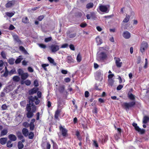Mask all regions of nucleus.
Segmentation results:
<instances>
[{
  "label": "nucleus",
  "instance_id": "f257e3e1",
  "mask_svg": "<svg viewBox=\"0 0 149 149\" xmlns=\"http://www.w3.org/2000/svg\"><path fill=\"white\" fill-rule=\"evenodd\" d=\"M28 99L29 100V104L27 105L33 107L34 106L35 107V108L36 109V106L34 104L33 102H35V103L36 105H38L40 103V101L39 99H38V97L35 96L33 97L32 96H30L28 97Z\"/></svg>",
  "mask_w": 149,
  "mask_h": 149
},
{
  "label": "nucleus",
  "instance_id": "f03ea898",
  "mask_svg": "<svg viewBox=\"0 0 149 149\" xmlns=\"http://www.w3.org/2000/svg\"><path fill=\"white\" fill-rule=\"evenodd\" d=\"M26 110L28 111L26 113V116L28 118H31L33 117L34 115L33 113L36 110L35 107H31L27 104L26 107Z\"/></svg>",
  "mask_w": 149,
  "mask_h": 149
},
{
  "label": "nucleus",
  "instance_id": "7ed1b4c3",
  "mask_svg": "<svg viewBox=\"0 0 149 149\" xmlns=\"http://www.w3.org/2000/svg\"><path fill=\"white\" fill-rule=\"evenodd\" d=\"M107 57L106 54L103 52H101L97 55L96 59L98 61H103L105 60Z\"/></svg>",
  "mask_w": 149,
  "mask_h": 149
},
{
  "label": "nucleus",
  "instance_id": "20e7f679",
  "mask_svg": "<svg viewBox=\"0 0 149 149\" xmlns=\"http://www.w3.org/2000/svg\"><path fill=\"white\" fill-rule=\"evenodd\" d=\"M57 42H56L55 44H52L49 46V48L52 53H55L59 50V46Z\"/></svg>",
  "mask_w": 149,
  "mask_h": 149
},
{
  "label": "nucleus",
  "instance_id": "39448f33",
  "mask_svg": "<svg viewBox=\"0 0 149 149\" xmlns=\"http://www.w3.org/2000/svg\"><path fill=\"white\" fill-rule=\"evenodd\" d=\"M136 104V102L133 101L129 102H125L123 103V105L125 108L126 110L129 109L130 108L134 107Z\"/></svg>",
  "mask_w": 149,
  "mask_h": 149
},
{
  "label": "nucleus",
  "instance_id": "423d86ee",
  "mask_svg": "<svg viewBox=\"0 0 149 149\" xmlns=\"http://www.w3.org/2000/svg\"><path fill=\"white\" fill-rule=\"evenodd\" d=\"M148 47V45L147 42L146 41H143L141 43L140 47L141 52L143 53L145 51Z\"/></svg>",
  "mask_w": 149,
  "mask_h": 149
},
{
  "label": "nucleus",
  "instance_id": "0eeeda50",
  "mask_svg": "<svg viewBox=\"0 0 149 149\" xmlns=\"http://www.w3.org/2000/svg\"><path fill=\"white\" fill-rule=\"evenodd\" d=\"M114 59L115 61V63L116 66L118 68H120L122 64V62H120L121 61L120 59L119 58L116 57L114 58Z\"/></svg>",
  "mask_w": 149,
  "mask_h": 149
},
{
  "label": "nucleus",
  "instance_id": "6e6552de",
  "mask_svg": "<svg viewBox=\"0 0 149 149\" xmlns=\"http://www.w3.org/2000/svg\"><path fill=\"white\" fill-rule=\"evenodd\" d=\"M99 7V9L101 12L108 13L109 11V10L106 6L100 5Z\"/></svg>",
  "mask_w": 149,
  "mask_h": 149
},
{
  "label": "nucleus",
  "instance_id": "1a4fd4ad",
  "mask_svg": "<svg viewBox=\"0 0 149 149\" xmlns=\"http://www.w3.org/2000/svg\"><path fill=\"white\" fill-rule=\"evenodd\" d=\"M59 129L62 133V136H66L67 134V130L61 126H60Z\"/></svg>",
  "mask_w": 149,
  "mask_h": 149
},
{
  "label": "nucleus",
  "instance_id": "9d476101",
  "mask_svg": "<svg viewBox=\"0 0 149 149\" xmlns=\"http://www.w3.org/2000/svg\"><path fill=\"white\" fill-rule=\"evenodd\" d=\"M35 120L34 118L32 119L31 120L30 123L29 124L30 129L31 131H33L35 127V125L34 123L35 122Z\"/></svg>",
  "mask_w": 149,
  "mask_h": 149
},
{
  "label": "nucleus",
  "instance_id": "9b49d317",
  "mask_svg": "<svg viewBox=\"0 0 149 149\" xmlns=\"http://www.w3.org/2000/svg\"><path fill=\"white\" fill-rule=\"evenodd\" d=\"M38 90V88H33L29 91L28 93L29 95H32L36 93Z\"/></svg>",
  "mask_w": 149,
  "mask_h": 149
},
{
  "label": "nucleus",
  "instance_id": "f8f14e48",
  "mask_svg": "<svg viewBox=\"0 0 149 149\" xmlns=\"http://www.w3.org/2000/svg\"><path fill=\"white\" fill-rule=\"evenodd\" d=\"M123 36L125 38L128 39L130 37L131 35L129 31H126L124 32L123 34Z\"/></svg>",
  "mask_w": 149,
  "mask_h": 149
},
{
  "label": "nucleus",
  "instance_id": "ddd939ff",
  "mask_svg": "<svg viewBox=\"0 0 149 149\" xmlns=\"http://www.w3.org/2000/svg\"><path fill=\"white\" fill-rule=\"evenodd\" d=\"M134 128L140 134H144L145 132V130L144 129H141L138 126Z\"/></svg>",
  "mask_w": 149,
  "mask_h": 149
},
{
  "label": "nucleus",
  "instance_id": "4468645a",
  "mask_svg": "<svg viewBox=\"0 0 149 149\" xmlns=\"http://www.w3.org/2000/svg\"><path fill=\"white\" fill-rule=\"evenodd\" d=\"M8 138L10 139V140L14 141L16 140L17 137L14 134H10L8 136Z\"/></svg>",
  "mask_w": 149,
  "mask_h": 149
},
{
  "label": "nucleus",
  "instance_id": "2eb2a0df",
  "mask_svg": "<svg viewBox=\"0 0 149 149\" xmlns=\"http://www.w3.org/2000/svg\"><path fill=\"white\" fill-rule=\"evenodd\" d=\"M128 97L131 100H134L135 99V96L133 95L130 91L127 94Z\"/></svg>",
  "mask_w": 149,
  "mask_h": 149
},
{
  "label": "nucleus",
  "instance_id": "dca6fc26",
  "mask_svg": "<svg viewBox=\"0 0 149 149\" xmlns=\"http://www.w3.org/2000/svg\"><path fill=\"white\" fill-rule=\"evenodd\" d=\"M25 141V139H23L21 141H19L18 143V147L19 149H22L24 147V145L22 143V142H24Z\"/></svg>",
  "mask_w": 149,
  "mask_h": 149
},
{
  "label": "nucleus",
  "instance_id": "f3484780",
  "mask_svg": "<svg viewBox=\"0 0 149 149\" xmlns=\"http://www.w3.org/2000/svg\"><path fill=\"white\" fill-rule=\"evenodd\" d=\"M15 2L14 1H10L8 2L5 5L6 7L8 8L11 7L14 4Z\"/></svg>",
  "mask_w": 149,
  "mask_h": 149
},
{
  "label": "nucleus",
  "instance_id": "a211bd4d",
  "mask_svg": "<svg viewBox=\"0 0 149 149\" xmlns=\"http://www.w3.org/2000/svg\"><path fill=\"white\" fill-rule=\"evenodd\" d=\"M61 112L60 110L57 109L55 111L54 115V118L56 119H58V116L60 115V113Z\"/></svg>",
  "mask_w": 149,
  "mask_h": 149
},
{
  "label": "nucleus",
  "instance_id": "6ab92c4d",
  "mask_svg": "<svg viewBox=\"0 0 149 149\" xmlns=\"http://www.w3.org/2000/svg\"><path fill=\"white\" fill-rule=\"evenodd\" d=\"M66 61L69 63H71L74 62V60L70 56H68Z\"/></svg>",
  "mask_w": 149,
  "mask_h": 149
},
{
  "label": "nucleus",
  "instance_id": "aec40b11",
  "mask_svg": "<svg viewBox=\"0 0 149 149\" xmlns=\"http://www.w3.org/2000/svg\"><path fill=\"white\" fill-rule=\"evenodd\" d=\"M29 76V75L28 73L25 72L22 74L20 77L22 80H25Z\"/></svg>",
  "mask_w": 149,
  "mask_h": 149
},
{
  "label": "nucleus",
  "instance_id": "412c9836",
  "mask_svg": "<svg viewBox=\"0 0 149 149\" xmlns=\"http://www.w3.org/2000/svg\"><path fill=\"white\" fill-rule=\"evenodd\" d=\"M23 134L25 136H27L28 135L29 131L26 128H23L22 130Z\"/></svg>",
  "mask_w": 149,
  "mask_h": 149
},
{
  "label": "nucleus",
  "instance_id": "4be33fe9",
  "mask_svg": "<svg viewBox=\"0 0 149 149\" xmlns=\"http://www.w3.org/2000/svg\"><path fill=\"white\" fill-rule=\"evenodd\" d=\"M14 40L18 42L19 44H21L22 43L21 41L19 39L18 36L16 35H14L13 36Z\"/></svg>",
  "mask_w": 149,
  "mask_h": 149
},
{
  "label": "nucleus",
  "instance_id": "5701e85b",
  "mask_svg": "<svg viewBox=\"0 0 149 149\" xmlns=\"http://www.w3.org/2000/svg\"><path fill=\"white\" fill-rule=\"evenodd\" d=\"M8 132V130L6 129H3L1 132L0 134V136H3L6 135Z\"/></svg>",
  "mask_w": 149,
  "mask_h": 149
},
{
  "label": "nucleus",
  "instance_id": "b1692460",
  "mask_svg": "<svg viewBox=\"0 0 149 149\" xmlns=\"http://www.w3.org/2000/svg\"><path fill=\"white\" fill-rule=\"evenodd\" d=\"M7 140L6 138H1L0 139V143L2 145H4L6 144Z\"/></svg>",
  "mask_w": 149,
  "mask_h": 149
},
{
  "label": "nucleus",
  "instance_id": "393cba45",
  "mask_svg": "<svg viewBox=\"0 0 149 149\" xmlns=\"http://www.w3.org/2000/svg\"><path fill=\"white\" fill-rule=\"evenodd\" d=\"M13 87L12 85H9L7 86L5 89L6 93H8L13 90Z\"/></svg>",
  "mask_w": 149,
  "mask_h": 149
},
{
  "label": "nucleus",
  "instance_id": "a878e982",
  "mask_svg": "<svg viewBox=\"0 0 149 149\" xmlns=\"http://www.w3.org/2000/svg\"><path fill=\"white\" fill-rule=\"evenodd\" d=\"M22 21L25 24L28 23L29 22V19L26 17H23L22 19Z\"/></svg>",
  "mask_w": 149,
  "mask_h": 149
},
{
  "label": "nucleus",
  "instance_id": "bb28decb",
  "mask_svg": "<svg viewBox=\"0 0 149 149\" xmlns=\"http://www.w3.org/2000/svg\"><path fill=\"white\" fill-rule=\"evenodd\" d=\"M149 121V117L145 116L144 117L143 120V123L144 124H146Z\"/></svg>",
  "mask_w": 149,
  "mask_h": 149
},
{
  "label": "nucleus",
  "instance_id": "cd10ccee",
  "mask_svg": "<svg viewBox=\"0 0 149 149\" xmlns=\"http://www.w3.org/2000/svg\"><path fill=\"white\" fill-rule=\"evenodd\" d=\"M47 59L50 63L54 65H56V63L54 62V60L51 57H48Z\"/></svg>",
  "mask_w": 149,
  "mask_h": 149
},
{
  "label": "nucleus",
  "instance_id": "c85d7f7f",
  "mask_svg": "<svg viewBox=\"0 0 149 149\" xmlns=\"http://www.w3.org/2000/svg\"><path fill=\"white\" fill-rule=\"evenodd\" d=\"M19 49L20 51L23 52L25 54H28L27 51L26 50V49L23 47L22 46H20L19 47Z\"/></svg>",
  "mask_w": 149,
  "mask_h": 149
},
{
  "label": "nucleus",
  "instance_id": "c756f323",
  "mask_svg": "<svg viewBox=\"0 0 149 149\" xmlns=\"http://www.w3.org/2000/svg\"><path fill=\"white\" fill-rule=\"evenodd\" d=\"M102 72L100 71H98L96 72L95 74L96 77H97L98 79H100L102 77Z\"/></svg>",
  "mask_w": 149,
  "mask_h": 149
},
{
  "label": "nucleus",
  "instance_id": "7c9ffc66",
  "mask_svg": "<svg viewBox=\"0 0 149 149\" xmlns=\"http://www.w3.org/2000/svg\"><path fill=\"white\" fill-rule=\"evenodd\" d=\"M65 88V86L64 85H63L60 86L59 88V92L61 93H63L64 91Z\"/></svg>",
  "mask_w": 149,
  "mask_h": 149
},
{
  "label": "nucleus",
  "instance_id": "2f4dec72",
  "mask_svg": "<svg viewBox=\"0 0 149 149\" xmlns=\"http://www.w3.org/2000/svg\"><path fill=\"white\" fill-rule=\"evenodd\" d=\"M130 17L129 15H126L125 18L123 21V22L124 23H127L128 22L129 20Z\"/></svg>",
  "mask_w": 149,
  "mask_h": 149
},
{
  "label": "nucleus",
  "instance_id": "473e14b6",
  "mask_svg": "<svg viewBox=\"0 0 149 149\" xmlns=\"http://www.w3.org/2000/svg\"><path fill=\"white\" fill-rule=\"evenodd\" d=\"M96 41L97 43V45H100L102 43V40L99 37H97L96 38Z\"/></svg>",
  "mask_w": 149,
  "mask_h": 149
},
{
  "label": "nucleus",
  "instance_id": "72a5a7b5",
  "mask_svg": "<svg viewBox=\"0 0 149 149\" xmlns=\"http://www.w3.org/2000/svg\"><path fill=\"white\" fill-rule=\"evenodd\" d=\"M93 3H89L86 5V8L88 9L92 8L93 6Z\"/></svg>",
  "mask_w": 149,
  "mask_h": 149
},
{
  "label": "nucleus",
  "instance_id": "f704fd0d",
  "mask_svg": "<svg viewBox=\"0 0 149 149\" xmlns=\"http://www.w3.org/2000/svg\"><path fill=\"white\" fill-rule=\"evenodd\" d=\"M11 141L10 140L8 141L7 143V146L8 148H11L13 146V144L11 143Z\"/></svg>",
  "mask_w": 149,
  "mask_h": 149
},
{
  "label": "nucleus",
  "instance_id": "c9c22d12",
  "mask_svg": "<svg viewBox=\"0 0 149 149\" xmlns=\"http://www.w3.org/2000/svg\"><path fill=\"white\" fill-rule=\"evenodd\" d=\"M13 80L15 82H18L20 80V78L17 76H14L13 78Z\"/></svg>",
  "mask_w": 149,
  "mask_h": 149
},
{
  "label": "nucleus",
  "instance_id": "e433bc0d",
  "mask_svg": "<svg viewBox=\"0 0 149 149\" xmlns=\"http://www.w3.org/2000/svg\"><path fill=\"white\" fill-rule=\"evenodd\" d=\"M77 60L78 62H80L81 60V56L80 53H79L77 57Z\"/></svg>",
  "mask_w": 149,
  "mask_h": 149
},
{
  "label": "nucleus",
  "instance_id": "4c0bfd02",
  "mask_svg": "<svg viewBox=\"0 0 149 149\" xmlns=\"http://www.w3.org/2000/svg\"><path fill=\"white\" fill-rule=\"evenodd\" d=\"M15 59L13 58H11L9 59L8 60V63L10 65H13L14 63Z\"/></svg>",
  "mask_w": 149,
  "mask_h": 149
},
{
  "label": "nucleus",
  "instance_id": "58836bf2",
  "mask_svg": "<svg viewBox=\"0 0 149 149\" xmlns=\"http://www.w3.org/2000/svg\"><path fill=\"white\" fill-rule=\"evenodd\" d=\"M21 56H19V58H17L15 61V63L16 64H17L20 63L21 61L23 59V58L21 57H20Z\"/></svg>",
  "mask_w": 149,
  "mask_h": 149
},
{
  "label": "nucleus",
  "instance_id": "ea45409f",
  "mask_svg": "<svg viewBox=\"0 0 149 149\" xmlns=\"http://www.w3.org/2000/svg\"><path fill=\"white\" fill-rule=\"evenodd\" d=\"M34 136V134L33 132H30L29 134V139H32Z\"/></svg>",
  "mask_w": 149,
  "mask_h": 149
},
{
  "label": "nucleus",
  "instance_id": "a19ab883",
  "mask_svg": "<svg viewBox=\"0 0 149 149\" xmlns=\"http://www.w3.org/2000/svg\"><path fill=\"white\" fill-rule=\"evenodd\" d=\"M17 72L18 74L20 76L22 74L24 73V71L21 69H19L17 70Z\"/></svg>",
  "mask_w": 149,
  "mask_h": 149
},
{
  "label": "nucleus",
  "instance_id": "79ce46f5",
  "mask_svg": "<svg viewBox=\"0 0 149 149\" xmlns=\"http://www.w3.org/2000/svg\"><path fill=\"white\" fill-rule=\"evenodd\" d=\"M17 136L18 138L20 140H21L22 139H23L24 138V137L22 135L21 132L18 133L17 134Z\"/></svg>",
  "mask_w": 149,
  "mask_h": 149
},
{
  "label": "nucleus",
  "instance_id": "37998d69",
  "mask_svg": "<svg viewBox=\"0 0 149 149\" xmlns=\"http://www.w3.org/2000/svg\"><path fill=\"white\" fill-rule=\"evenodd\" d=\"M29 124L27 122H24L22 123V125L24 127L27 128L29 127Z\"/></svg>",
  "mask_w": 149,
  "mask_h": 149
},
{
  "label": "nucleus",
  "instance_id": "c03bdc74",
  "mask_svg": "<svg viewBox=\"0 0 149 149\" xmlns=\"http://www.w3.org/2000/svg\"><path fill=\"white\" fill-rule=\"evenodd\" d=\"M52 37H49L48 38H45V39L44 41L46 42H48L52 40Z\"/></svg>",
  "mask_w": 149,
  "mask_h": 149
},
{
  "label": "nucleus",
  "instance_id": "a18cd8bd",
  "mask_svg": "<svg viewBox=\"0 0 149 149\" xmlns=\"http://www.w3.org/2000/svg\"><path fill=\"white\" fill-rule=\"evenodd\" d=\"M6 15L8 17H12L14 15V13H9V12H6Z\"/></svg>",
  "mask_w": 149,
  "mask_h": 149
},
{
  "label": "nucleus",
  "instance_id": "49530a36",
  "mask_svg": "<svg viewBox=\"0 0 149 149\" xmlns=\"http://www.w3.org/2000/svg\"><path fill=\"white\" fill-rule=\"evenodd\" d=\"M38 45L40 48L43 49H45L47 47L45 45L43 44L38 43Z\"/></svg>",
  "mask_w": 149,
  "mask_h": 149
},
{
  "label": "nucleus",
  "instance_id": "de8ad7c7",
  "mask_svg": "<svg viewBox=\"0 0 149 149\" xmlns=\"http://www.w3.org/2000/svg\"><path fill=\"white\" fill-rule=\"evenodd\" d=\"M76 35L77 34L75 33H71L69 35L68 37L70 38H73L76 36Z\"/></svg>",
  "mask_w": 149,
  "mask_h": 149
},
{
  "label": "nucleus",
  "instance_id": "09e8293b",
  "mask_svg": "<svg viewBox=\"0 0 149 149\" xmlns=\"http://www.w3.org/2000/svg\"><path fill=\"white\" fill-rule=\"evenodd\" d=\"M9 72V74L10 75L15 74L16 73V70L14 69H12Z\"/></svg>",
  "mask_w": 149,
  "mask_h": 149
},
{
  "label": "nucleus",
  "instance_id": "8fccbe9b",
  "mask_svg": "<svg viewBox=\"0 0 149 149\" xmlns=\"http://www.w3.org/2000/svg\"><path fill=\"white\" fill-rule=\"evenodd\" d=\"M7 106L6 104H3L1 107V108L2 110H4L7 109Z\"/></svg>",
  "mask_w": 149,
  "mask_h": 149
},
{
  "label": "nucleus",
  "instance_id": "3c124183",
  "mask_svg": "<svg viewBox=\"0 0 149 149\" xmlns=\"http://www.w3.org/2000/svg\"><path fill=\"white\" fill-rule=\"evenodd\" d=\"M8 74H9V72L5 71L4 73L2 74L1 77H6L8 76Z\"/></svg>",
  "mask_w": 149,
  "mask_h": 149
},
{
  "label": "nucleus",
  "instance_id": "603ef678",
  "mask_svg": "<svg viewBox=\"0 0 149 149\" xmlns=\"http://www.w3.org/2000/svg\"><path fill=\"white\" fill-rule=\"evenodd\" d=\"M62 102L60 100H59L57 102V104H58V108H61L62 106H61Z\"/></svg>",
  "mask_w": 149,
  "mask_h": 149
},
{
  "label": "nucleus",
  "instance_id": "864d4df0",
  "mask_svg": "<svg viewBox=\"0 0 149 149\" xmlns=\"http://www.w3.org/2000/svg\"><path fill=\"white\" fill-rule=\"evenodd\" d=\"M25 84L27 86H29L31 84V82L29 80H27L24 81Z\"/></svg>",
  "mask_w": 149,
  "mask_h": 149
},
{
  "label": "nucleus",
  "instance_id": "5fc2aeb1",
  "mask_svg": "<svg viewBox=\"0 0 149 149\" xmlns=\"http://www.w3.org/2000/svg\"><path fill=\"white\" fill-rule=\"evenodd\" d=\"M148 67V61L147 59V58L145 59V64L143 66V68L145 69H146Z\"/></svg>",
  "mask_w": 149,
  "mask_h": 149
},
{
  "label": "nucleus",
  "instance_id": "6e6d98bb",
  "mask_svg": "<svg viewBox=\"0 0 149 149\" xmlns=\"http://www.w3.org/2000/svg\"><path fill=\"white\" fill-rule=\"evenodd\" d=\"M34 85L36 87H37L38 86V81L37 80H35L34 81Z\"/></svg>",
  "mask_w": 149,
  "mask_h": 149
},
{
  "label": "nucleus",
  "instance_id": "4d7b16f0",
  "mask_svg": "<svg viewBox=\"0 0 149 149\" xmlns=\"http://www.w3.org/2000/svg\"><path fill=\"white\" fill-rule=\"evenodd\" d=\"M87 24L86 23H82L80 25V26L82 28H84L85 27Z\"/></svg>",
  "mask_w": 149,
  "mask_h": 149
},
{
  "label": "nucleus",
  "instance_id": "13d9d810",
  "mask_svg": "<svg viewBox=\"0 0 149 149\" xmlns=\"http://www.w3.org/2000/svg\"><path fill=\"white\" fill-rule=\"evenodd\" d=\"M1 55L2 57L6 59V56L5 52H2L1 53Z\"/></svg>",
  "mask_w": 149,
  "mask_h": 149
},
{
  "label": "nucleus",
  "instance_id": "bf43d9fd",
  "mask_svg": "<svg viewBox=\"0 0 149 149\" xmlns=\"http://www.w3.org/2000/svg\"><path fill=\"white\" fill-rule=\"evenodd\" d=\"M123 87V85H119L117 87V90H121Z\"/></svg>",
  "mask_w": 149,
  "mask_h": 149
},
{
  "label": "nucleus",
  "instance_id": "052dcab7",
  "mask_svg": "<svg viewBox=\"0 0 149 149\" xmlns=\"http://www.w3.org/2000/svg\"><path fill=\"white\" fill-rule=\"evenodd\" d=\"M69 47L70 49L73 51H74L75 50V47H74V45L72 44H70L69 45Z\"/></svg>",
  "mask_w": 149,
  "mask_h": 149
},
{
  "label": "nucleus",
  "instance_id": "680f3d73",
  "mask_svg": "<svg viewBox=\"0 0 149 149\" xmlns=\"http://www.w3.org/2000/svg\"><path fill=\"white\" fill-rule=\"evenodd\" d=\"M93 142V145L95 146L96 147H98V143H97V141H94Z\"/></svg>",
  "mask_w": 149,
  "mask_h": 149
},
{
  "label": "nucleus",
  "instance_id": "e2e57ef3",
  "mask_svg": "<svg viewBox=\"0 0 149 149\" xmlns=\"http://www.w3.org/2000/svg\"><path fill=\"white\" fill-rule=\"evenodd\" d=\"M141 61V58L140 56H138L137 59V63L139 64L140 63Z\"/></svg>",
  "mask_w": 149,
  "mask_h": 149
},
{
  "label": "nucleus",
  "instance_id": "0e129e2a",
  "mask_svg": "<svg viewBox=\"0 0 149 149\" xmlns=\"http://www.w3.org/2000/svg\"><path fill=\"white\" fill-rule=\"evenodd\" d=\"M68 46V45L67 43H65L63 44L61 46V48H65L67 47Z\"/></svg>",
  "mask_w": 149,
  "mask_h": 149
},
{
  "label": "nucleus",
  "instance_id": "69168bd1",
  "mask_svg": "<svg viewBox=\"0 0 149 149\" xmlns=\"http://www.w3.org/2000/svg\"><path fill=\"white\" fill-rule=\"evenodd\" d=\"M71 80L70 78L69 77L65 78L64 79V81L65 82L68 83L70 82Z\"/></svg>",
  "mask_w": 149,
  "mask_h": 149
},
{
  "label": "nucleus",
  "instance_id": "338daca9",
  "mask_svg": "<svg viewBox=\"0 0 149 149\" xmlns=\"http://www.w3.org/2000/svg\"><path fill=\"white\" fill-rule=\"evenodd\" d=\"M44 16L43 15H41L39 16L38 17V19L39 21H41L44 18Z\"/></svg>",
  "mask_w": 149,
  "mask_h": 149
},
{
  "label": "nucleus",
  "instance_id": "774afa93",
  "mask_svg": "<svg viewBox=\"0 0 149 149\" xmlns=\"http://www.w3.org/2000/svg\"><path fill=\"white\" fill-rule=\"evenodd\" d=\"M51 148V145L49 142H47L46 145V148L47 149H50Z\"/></svg>",
  "mask_w": 149,
  "mask_h": 149
}]
</instances>
